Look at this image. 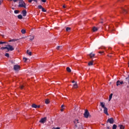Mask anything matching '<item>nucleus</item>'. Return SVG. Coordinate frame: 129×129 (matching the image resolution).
Wrapping results in <instances>:
<instances>
[{
	"label": "nucleus",
	"instance_id": "37",
	"mask_svg": "<svg viewBox=\"0 0 129 129\" xmlns=\"http://www.w3.org/2000/svg\"><path fill=\"white\" fill-rule=\"evenodd\" d=\"M10 2H14V3H17V2H18V0H9Z\"/></svg>",
	"mask_w": 129,
	"mask_h": 129
},
{
	"label": "nucleus",
	"instance_id": "33",
	"mask_svg": "<svg viewBox=\"0 0 129 129\" xmlns=\"http://www.w3.org/2000/svg\"><path fill=\"white\" fill-rule=\"evenodd\" d=\"M41 10H42V12H43L44 13H46V12H47V11H46L45 10V8H42Z\"/></svg>",
	"mask_w": 129,
	"mask_h": 129
},
{
	"label": "nucleus",
	"instance_id": "28",
	"mask_svg": "<svg viewBox=\"0 0 129 129\" xmlns=\"http://www.w3.org/2000/svg\"><path fill=\"white\" fill-rule=\"evenodd\" d=\"M73 87L74 88H77V87H78V85H77V83H76L73 85Z\"/></svg>",
	"mask_w": 129,
	"mask_h": 129
},
{
	"label": "nucleus",
	"instance_id": "13",
	"mask_svg": "<svg viewBox=\"0 0 129 129\" xmlns=\"http://www.w3.org/2000/svg\"><path fill=\"white\" fill-rule=\"evenodd\" d=\"M90 58H93L95 56V54L91 53L90 54H89Z\"/></svg>",
	"mask_w": 129,
	"mask_h": 129
},
{
	"label": "nucleus",
	"instance_id": "29",
	"mask_svg": "<svg viewBox=\"0 0 129 129\" xmlns=\"http://www.w3.org/2000/svg\"><path fill=\"white\" fill-rule=\"evenodd\" d=\"M18 39H11L9 41V42H16V41H18Z\"/></svg>",
	"mask_w": 129,
	"mask_h": 129
},
{
	"label": "nucleus",
	"instance_id": "42",
	"mask_svg": "<svg viewBox=\"0 0 129 129\" xmlns=\"http://www.w3.org/2000/svg\"><path fill=\"white\" fill-rule=\"evenodd\" d=\"M42 3H46V0H41Z\"/></svg>",
	"mask_w": 129,
	"mask_h": 129
},
{
	"label": "nucleus",
	"instance_id": "15",
	"mask_svg": "<svg viewBox=\"0 0 129 129\" xmlns=\"http://www.w3.org/2000/svg\"><path fill=\"white\" fill-rule=\"evenodd\" d=\"M63 49V47L61 46H58L56 47L57 50H62Z\"/></svg>",
	"mask_w": 129,
	"mask_h": 129
},
{
	"label": "nucleus",
	"instance_id": "53",
	"mask_svg": "<svg viewBox=\"0 0 129 129\" xmlns=\"http://www.w3.org/2000/svg\"><path fill=\"white\" fill-rule=\"evenodd\" d=\"M118 1H120V0H118Z\"/></svg>",
	"mask_w": 129,
	"mask_h": 129
},
{
	"label": "nucleus",
	"instance_id": "24",
	"mask_svg": "<svg viewBox=\"0 0 129 129\" xmlns=\"http://www.w3.org/2000/svg\"><path fill=\"white\" fill-rule=\"evenodd\" d=\"M18 19H19L20 20H22V19H23V16H22V15H19L18 16Z\"/></svg>",
	"mask_w": 129,
	"mask_h": 129
},
{
	"label": "nucleus",
	"instance_id": "52",
	"mask_svg": "<svg viewBox=\"0 0 129 129\" xmlns=\"http://www.w3.org/2000/svg\"><path fill=\"white\" fill-rule=\"evenodd\" d=\"M13 10H14V8H12Z\"/></svg>",
	"mask_w": 129,
	"mask_h": 129
},
{
	"label": "nucleus",
	"instance_id": "43",
	"mask_svg": "<svg viewBox=\"0 0 129 129\" xmlns=\"http://www.w3.org/2000/svg\"><path fill=\"white\" fill-rule=\"evenodd\" d=\"M36 108H40V105H37Z\"/></svg>",
	"mask_w": 129,
	"mask_h": 129
},
{
	"label": "nucleus",
	"instance_id": "49",
	"mask_svg": "<svg viewBox=\"0 0 129 129\" xmlns=\"http://www.w3.org/2000/svg\"><path fill=\"white\" fill-rule=\"evenodd\" d=\"M2 5V1H0V6Z\"/></svg>",
	"mask_w": 129,
	"mask_h": 129
},
{
	"label": "nucleus",
	"instance_id": "36",
	"mask_svg": "<svg viewBox=\"0 0 129 129\" xmlns=\"http://www.w3.org/2000/svg\"><path fill=\"white\" fill-rule=\"evenodd\" d=\"M43 8V6H42V5H39L38 6V9H41Z\"/></svg>",
	"mask_w": 129,
	"mask_h": 129
},
{
	"label": "nucleus",
	"instance_id": "3",
	"mask_svg": "<svg viewBox=\"0 0 129 129\" xmlns=\"http://www.w3.org/2000/svg\"><path fill=\"white\" fill-rule=\"evenodd\" d=\"M84 116L85 118H88V117L90 116V114L89 113L88 110H85V111L84 113Z\"/></svg>",
	"mask_w": 129,
	"mask_h": 129
},
{
	"label": "nucleus",
	"instance_id": "40",
	"mask_svg": "<svg viewBox=\"0 0 129 129\" xmlns=\"http://www.w3.org/2000/svg\"><path fill=\"white\" fill-rule=\"evenodd\" d=\"M24 87V85H21V86H20L21 89H23Z\"/></svg>",
	"mask_w": 129,
	"mask_h": 129
},
{
	"label": "nucleus",
	"instance_id": "45",
	"mask_svg": "<svg viewBox=\"0 0 129 129\" xmlns=\"http://www.w3.org/2000/svg\"><path fill=\"white\" fill-rule=\"evenodd\" d=\"M99 53L100 54H102V53H103V51H99Z\"/></svg>",
	"mask_w": 129,
	"mask_h": 129
},
{
	"label": "nucleus",
	"instance_id": "1",
	"mask_svg": "<svg viewBox=\"0 0 129 129\" xmlns=\"http://www.w3.org/2000/svg\"><path fill=\"white\" fill-rule=\"evenodd\" d=\"M18 7L19 8H24L25 9H27V7H26V3H25L23 0H20L19 3Z\"/></svg>",
	"mask_w": 129,
	"mask_h": 129
},
{
	"label": "nucleus",
	"instance_id": "7",
	"mask_svg": "<svg viewBox=\"0 0 129 129\" xmlns=\"http://www.w3.org/2000/svg\"><path fill=\"white\" fill-rule=\"evenodd\" d=\"M122 84H126V83L124 82L121 81L120 82V81L118 80L116 82V86H119V85H122Z\"/></svg>",
	"mask_w": 129,
	"mask_h": 129
},
{
	"label": "nucleus",
	"instance_id": "20",
	"mask_svg": "<svg viewBox=\"0 0 129 129\" xmlns=\"http://www.w3.org/2000/svg\"><path fill=\"white\" fill-rule=\"evenodd\" d=\"M32 2H35V3H37L38 2V0H28V3H32Z\"/></svg>",
	"mask_w": 129,
	"mask_h": 129
},
{
	"label": "nucleus",
	"instance_id": "4",
	"mask_svg": "<svg viewBox=\"0 0 129 129\" xmlns=\"http://www.w3.org/2000/svg\"><path fill=\"white\" fill-rule=\"evenodd\" d=\"M107 122H109V123H110L111 124H113L114 122V120L113 119V118H109L107 119Z\"/></svg>",
	"mask_w": 129,
	"mask_h": 129
},
{
	"label": "nucleus",
	"instance_id": "23",
	"mask_svg": "<svg viewBox=\"0 0 129 129\" xmlns=\"http://www.w3.org/2000/svg\"><path fill=\"white\" fill-rule=\"evenodd\" d=\"M31 106L33 108H37V105L36 104H33Z\"/></svg>",
	"mask_w": 129,
	"mask_h": 129
},
{
	"label": "nucleus",
	"instance_id": "5",
	"mask_svg": "<svg viewBox=\"0 0 129 129\" xmlns=\"http://www.w3.org/2000/svg\"><path fill=\"white\" fill-rule=\"evenodd\" d=\"M20 69L21 67H20V66L19 65L15 64L14 66V70H15V71H19V70H20Z\"/></svg>",
	"mask_w": 129,
	"mask_h": 129
},
{
	"label": "nucleus",
	"instance_id": "16",
	"mask_svg": "<svg viewBox=\"0 0 129 129\" xmlns=\"http://www.w3.org/2000/svg\"><path fill=\"white\" fill-rule=\"evenodd\" d=\"M112 95H113V94L112 93H111L109 96V99L108 101H110V100H111V98H112Z\"/></svg>",
	"mask_w": 129,
	"mask_h": 129
},
{
	"label": "nucleus",
	"instance_id": "32",
	"mask_svg": "<svg viewBox=\"0 0 129 129\" xmlns=\"http://www.w3.org/2000/svg\"><path fill=\"white\" fill-rule=\"evenodd\" d=\"M19 13H20V11L19 10L14 11V14H19Z\"/></svg>",
	"mask_w": 129,
	"mask_h": 129
},
{
	"label": "nucleus",
	"instance_id": "50",
	"mask_svg": "<svg viewBox=\"0 0 129 129\" xmlns=\"http://www.w3.org/2000/svg\"><path fill=\"white\" fill-rule=\"evenodd\" d=\"M109 57H112V56L111 55H108Z\"/></svg>",
	"mask_w": 129,
	"mask_h": 129
},
{
	"label": "nucleus",
	"instance_id": "2",
	"mask_svg": "<svg viewBox=\"0 0 129 129\" xmlns=\"http://www.w3.org/2000/svg\"><path fill=\"white\" fill-rule=\"evenodd\" d=\"M74 125L76 127H79V128L81 126V123L79 122V120L75 119L74 121Z\"/></svg>",
	"mask_w": 129,
	"mask_h": 129
},
{
	"label": "nucleus",
	"instance_id": "17",
	"mask_svg": "<svg viewBox=\"0 0 129 129\" xmlns=\"http://www.w3.org/2000/svg\"><path fill=\"white\" fill-rule=\"evenodd\" d=\"M34 38H35V37H34V36H30L29 38L30 41H33V40H34Z\"/></svg>",
	"mask_w": 129,
	"mask_h": 129
},
{
	"label": "nucleus",
	"instance_id": "10",
	"mask_svg": "<svg viewBox=\"0 0 129 129\" xmlns=\"http://www.w3.org/2000/svg\"><path fill=\"white\" fill-rule=\"evenodd\" d=\"M22 13L23 17L27 16V11L26 10H23Z\"/></svg>",
	"mask_w": 129,
	"mask_h": 129
},
{
	"label": "nucleus",
	"instance_id": "38",
	"mask_svg": "<svg viewBox=\"0 0 129 129\" xmlns=\"http://www.w3.org/2000/svg\"><path fill=\"white\" fill-rule=\"evenodd\" d=\"M128 80V83H129V75H128V77H127V78H125V80Z\"/></svg>",
	"mask_w": 129,
	"mask_h": 129
},
{
	"label": "nucleus",
	"instance_id": "34",
	"mask_svg": "<svg viewBox=\"0 0 129 129\" xmlns=\"http://www.w3.org/2000/svg\"><path fill=\"white\" fill-rule=\"evenodd\" d=\"M5 56H6V57H10V54L6 53L5 54Z\"/></svg>",
	"mask_w": 129,
	"mask_h": 129
},
{
	"label": "nucleus",
	"instance_id": "21",
	"mask_svg": "<svg viewBox=\"0 0 129 129\" xmlns=\"http://www.w3.org/2000/svg\"><path fill=\"white\" fill-rule=\"evenodd\" d=\"M71 30V28H70V27H67L66 28V31L67 32H70Z\"/></svg>",
	"mask_w": 129,
	"mask_h": 129
},
{
	"label": "nucleus",
	"instance_id": "19",
	"mask_svg": "<svg viewBox=\"0 0 129 129\" xmlns=\"http://www.w3.org/2000/svg\"><path fill=\"white\" fill-rule=\"evenodd\" d=\"M120 129H124V126L120 124L118 125Z\"/></svg>",
	"mask_w": 129,
	"mask_h": 129
},
{
	"label": "nucleus",
	"instance_id": "51",
	"mask_svg": "<svg viewBox=\"0 0 129 129\" xmlns=\"http://www.w3.org/2000/svg\"><path fill=\"white\" fill-rule=\"evenodd\" d=\"M107 128L109 129V127H108V126L107 127Z\"/></svg>",
	"mask_w": 129,
	"mask_h": 129
},
{
	"label": "nucleus",
	"instance_id": "39",
	"mask_svg": "<svg viewBox=\"0 0 129 129\" xmlns=\"http://www.w3.org/2000/svg\"><path fill=\"white\" fill-rule=\"evenodd\" d=\"M2 44H6V42L1 41L0 42V45H2Z\"/></svg>",
	"mask_w": 129,
	"mask_h": 129
},
{
	"label": "nucleus",
	"instance_id": "27",
	"mask_svg": "<svg viewBox=\"0 0 129 129\" xmlns=\"http://www.w3.org/2000/svg\"><path fill=\"white\" fill-rule=\"evenodd\" d=\"M6 49H7L8 50V46L2 47L1 48V50H6Z\"/></svg>",
	"mask_w": 129,
	"mask_h": 129
},
{
	"label": "nucleus",
	"instance_id": "41",
	"mask_svg": "<svg viewBox=\"0 0 129 129\" xmlns=\"http://www.w3.org/2000/svg\"><path fill=\"white\" fill-rule=\"evenodd\" d=\"M53 129H60V127H53Z\"/></svg>",
	"mask_w": 129,
	"mask_h": 129
},
{
	"label": "nucleus",
	"instance_id": "8",
	"mask_svg": "<svg viewBox=\"0 0 129 129\" xmlns=\"http://www.w3.org/2000/svg\"><path fill=\"white\" fill-rule=\"evenodd\" d=\"M7 47V50H8V51H14L15 50V48H14V47H13V46L11 45H8Z\"/></svg>",
	"mask_w": 129,
	"mask_h": 129
},
{
	"label": "nucleus",
	"instance_id": "25",
	"mask_svg": "<svg viewBox=\"0 0 129 129\" xmlns=\"http://www.w3.org/2000/svg\"><path fill=\"white\" fill-rule=\"evenodd\" d=\"M93 65V61H90L88 63V66H92Z\"/></svg>",
	"mask_w": 129,
	"mask_h": 129
},
{
	"label": "nucleus",
	"instance_id": "9",
	"mask_svg": "<svg viewBox=\"0 0 129 129\" xmlns=\"http://www.w3.org/2000/svg\"><path fill=\"white\" fill-rule=\"evenodd\" d=\"M107 110H108V109H107L106 107L104 108V113H105V114H106V115H109Z\"/></svg>",
	"mask_w": 129,
	"mask_h": 129
},
{
	"label": "nucleus",
	"instance_id": "30",
	"mask_svg": "<svg viewBox=\"0 0 129 129\" xmlns=\"http://www.w3.org/2000/svg\"><path fill=\"white\" fill-rule=\"evenodd\" d=\"M21 33H22V34H26V30H25V29H22V30H21Z\"/></svg>",
	"mask_w": 129,
	"mask_h": 129
},
{
	"label": "nucleus",
	"instance_id": "11",
	"mask_svg": "<svg viewBox=\"0 0 129 129\" xmlns=\"http://www.w3.org/2000/svg\"><path fill=\"white\" fill-rule=\"evenodd\" d=\"M121 10H122V13H123V14H127V11L125 9L122 8Z\"/></svg>",
	"mask_w": 129,
	"mask_h": 129
},
{
	"label": "nucleus",
	"instance_id": "18",
	"mask_svg": "<svg viewBox=\"0 0 129 129\" xmlns=\"http://www.w3.org/2000/svg\"><path fill=\"white\" fill-rule=\"evenodd\" d=\"M27 54H28L29 56H32V52L30 51L29 50H27Z\"/></svg>",
	"mask_w": 129,
	"mask_h": 129
},
{
	"label": "nucleus",
	"instance_id": "22",
	"mask_svg": "<svg viewBox=\"0 0 129 129\" xmlns=\"http://www.w3.org/2000/svg\"><path fill=\"white\" fill-rule=\"evenodd\" d=\"M45 103L46 104H48V103H50V101L49 100V99H46L45 100Z\"/></svg>",
	"mask_w": 129,
	"mask_h": 129
},
{
	"label": "nucleus",
	"instance_id": "35",
	"mask_svg": "<svg viewBox=\"0 0 129 129\" xmlns=\"http://www.w3.org/2000/svg\"><path fill=\"white\" fill-rule=\"evenodd\" d=\"M23 60H24V62H26L28 60V58H27L26 57H23Z\"/></svg>",
	"mask_w": 129,
	"mask_h": 129
},
{
	"label": "nucleus",
	"instance_id": "48",
	"mask_svg": "<svg viewBox=\"0 0 129 129\" xmlns=\"http://www.w3.org/2000/svg\"><path fill=\"white\" fill-rule=\"evenodd\" d=\"M62 8H63L65 9V8H66L65 5H63V6H62Z\"/></svg>",
	"mask_w": 129,
	"mask_h": 129
},
{
	"label": "nucleus",
	"instance_id": "47",
	"mask_svg": "<svg viewBox=\"0 0 129 129\" xmlns=\"http://www.w3.org/2000/svg\"><path fill=\"white\" fill-rule=\"evenodd\" d=\"M72 82V83H75V81H73Z\"/></svg>",
	"mask_w": 129,
	"mask_h": 129
},
{
	"label": "nucleus",
	"instance_id": "14",
	"mask_svg": "<svg viewBox=\"0 0 129 129\" xmlns=\"http://www.w3.org/2000/svg\"><path fill=\"white\" fill-rule=\"evenodd\" d=\"M100 105L102 107V108H104L106 107L105 105H104V103H103V102H101L100 103Z\"/></svg>",
	"mask_w": 129,
	"mask_h": 129
},
{
	"label": "nucleus",
	"instance_id": "46",
	"mask_svg": "<svg viewBox=\"0 0 129 129\" xmlns=\"http://www.w3.org/2000/svg\"><path fill=\"white\" fill-rule=\"evenodd\" d=\"M61 108H63V107H64V105H61Z\"/></svg>",
	"mask_w": 129,
	"mask_h": 129
},
{
	"label": "nucleus",
	"instance_id": "6",
	"mask_svg": "<svg viewBox=\"0 0 129 129\" xmlns=\"http://www.w3.org/2000/svg\"><path fill=\"white\" fill-rule=\"evenodd\" d=\"M46 121H47V117H44L40 119L39 122H40V123H45Z\"/></svg>",
	"mask_w": 129,
	"mask_h": 129
},
{
	"label": "nucleus",
	"instance_id": "26",
	"mask_svg": "<svg viewBox=\"0 0 129 129\" xmlns=\"http://www.w3.org/2000/svg\"><path fill=\"white\" fill-rule=\"evenodd\" d=\"M67 71H68V72H71V69L69 67H67Z\"/></svg>",
	"mask_w": 129,
	"mask_h": 129
},
{
	"label": "nucleus",
	"instance_id": "44",
	"mask_svg": "<svg viewBox=\"0 0 129 129\" xmlns=\"http://www.w3.org/2000/svg\"><path fill=\"white\" fill-rule=\"evenodd\" d=\"M61 111H64V108H62V109H60Z\"/></svg>",
	"mask_w": 129,
	"mask_h": 129
},
{
	"label": "nucleus",
	"instance_id": "12",
	"mask_svg": "<svg viewBox=\"0 0 129 129\" xmlns=\"http://www.w3.org/2000/svg\"><path fill=\"white\" fill-rule=\"evenodd\" d=\"M98 30V27H94L93 28V32H96Z\"/></svg>",
	"mask_w": 129,
	"mask_h": 129
},
{
	"label": "nucleus",
	"instance_id": "31",
	"mask_svg": "<svg viewBox=\"0 0 129 129\" xmlns=\"http://www.w3.org/2000/svg\"><path fill=\"white\" fill-rule=\"evenodd\" d=\"M116 127H117V126L115 124H113L112 126V129H116Z\"/></svg>",
	"mask_w": 129,
	"mask_h": 129
}]
</instances>
